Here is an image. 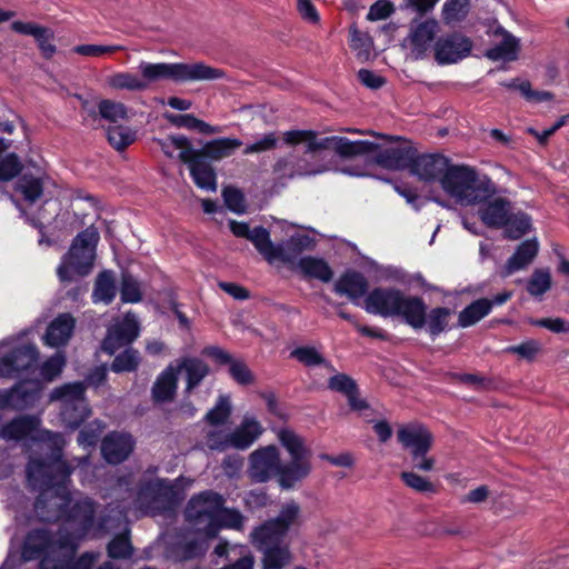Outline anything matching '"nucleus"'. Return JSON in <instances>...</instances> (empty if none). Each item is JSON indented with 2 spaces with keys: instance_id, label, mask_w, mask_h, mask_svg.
<instances>
[{
  "instance_id": "obj_1",
  "label": "nucleus",
  "mask_w": 569,
  "mask_h": 569,
  "mask_svg": "<svg viewBox=\"0 0 569 569\" xmlns=\"http://www.w3.org/2000/svg\"><path fill=\"white\" fill-rule=\"evenodd\" d=\"M372 134L390 142H400L398 146L380 149V144L368 140L351 141L346 137H320L315 130H289L283 133V141L290 146L303 143L305 153L316 158L321 151H335L342 159H352L376 152L375 162L387 170H409L411 172L417 148L399 136L385 133Z\"/></svg>"
},
{
  "instance_id": "obj_2",
  "label": "nucleus",
  "mask_w": 569,
  "mask_h": 569,
  "mask_svg": "<svg viewBox=\"0 0 569 569\" xmlns=\"http://www.w3.org/2000/svg\"><path fill=\"white\" fill-rule=\"evenodd\" d=\"M280 445L290 459L282 461L277 446L268 445L249 455L248 475L256 483L276 480L281 490H292L300 486L311 473V451L305 440L291 429L278 432Z\"/></svg>"
},
{
  "instance_id": "obj_3",
  "label": "nucleus",
  "mask_w": 569,
  "mask_h": 569,
  "mask_svg": "<svg viewBox=\"0 0 569 569\" xmlns=\"http://www.w3.org/2000/svg\"><path fill=\"white\" fill-rule=\"evenodd\" d=\"M440 186L446 193L466 204L482 203L498 192L490 177L479 176L476 169L452 164L451 161L441 177Z\"/></svg>"
},
{
  "instance_id": "obj_4",
  "label": "nucleus",
  "mask_w": 569,
  "mask_h": 569,
  "mask_svg": "<svg viewBox=\"0 0 569 569\" xmlns=\"http://www.w3.org/2000/svg\"><path fill=\"white\" fill-rule=\"evenodd\" d=\"M98 241L99 233L93 227L87 228L74 237L57 268L61 282H71L74 276L86 277L91 272Z\"/></svg>"
},
{
  "instance_id": "obj_5",
  "label": "nucleus",
  "mask_w": 569,
  "mask_h": 569,
  "mask_svg": "<svg viewBox=\"0 0 569 569\" xmlns=\"http://www.w3.org/2000/svg\"><path fill=\"white\" fill-rule=\"evenodd\" d=\"M139 70L142 80L149 84L160 79H171L177 82L218 80L226 76L222 69L210 67L203 62L196 63H150L141 62Z\"/></svg>"
},
{
  "instance_id": "obj_6",
  "label": "nucleus",
  "mask_w": 569,
  "mask_h": 569,
  "mask_svg": "<svg viewBox=\"0 0 569 569\" xmlns=\"http://www.w3.org/2000/svg\"><path fill=\"white\" fill-rule=\"evenodd\" d=\"M417 299L418 296L406 295L395 287H377L367 295L365 309L383 318H401L408 325Z\"/></svg>"
},
{
  "instance_id": "obj_7",
  "label": "nucleus",
  "mask_w": 569,
  "mask_h": 569,
  "mask_svg": "<svg viewBox=\"0 0 569 569\" xmlns=\"http://www.w3.org/2000/svg\"><path fill=\"white\" fill-rule=\"evenodd\" d=\"M73 467L68 462H59L51 466L50 469L36 468L34 466H28L27 475L30 480L40 481L41 493L34 501V508L38 511H42L46 508V497L49 491L54 490L56 495L61 497L66 502L70 501V492L68 490V482L73 472Z\"/></svg>"
},
{
  "instance_id": "obj_8",
  "label": "nucleus",
  "mask_w": 569,
  "mask_h": 569,
  "mask_svg": "<svg viewBox=\"0 0 569 569\" xmlns=\"http://www.w3.org/2000/svg\"><path fill=\"white\" fill-rule=\"evenodd\" d=\"M301 525V508L298 502L291 500L281 506L274 518L257 527L252 537L256 542H282L291 530H298Z\"/></svg>"
},
{
  "instance_id": "obj_9",
  "label": "nucleus",
  "mask_w": 569,
  "mask_h": 569,
  "mask_svg": "<svg viewBox=\"0 0 569 569\" xmlns=\"http://www.w3.org/2000/svg\"><path fill=\"white\" fill-rule=\"evenodd\" d=\"M452 316L453 310L448 307L437 306L429 309L425 299L418 296L407 326L415 331L423 330L435 341L455 327L450 323Z\"/></svg>"
},
{
  "instance_id": "obj_10",
  "label": "nucleus",
  "mask_w": 569,
  "mask_h": 569,
  "mask_svg": "<svg viewBox=\"0 0 569 569\" xmlns=\"http://www.w3.org/2000/svg\"><path fill=\"white\" fill-rule=\"evenodd\" d=\"M435 60L439 66L457 63L467 58L472 50V41L461 32L453 31L439 37L435 42Z\"/></svg>"
},
{
  "instance_id": "obj_11",
  "label": "nucleus",
  "mask_w": 569,
  "mask_h": 569,
  "mask_svg": "<svg viewBox=\"0 0 569 569\" xmlns=\"http://www.w3.org/2000/svg\"><path fill=\"white\" fill-rule=\"evenodd\" d=\"M140 333V326L136 317L127 313L123 318L107 329L102 340V350L108 355H114L122 347L130 346Z\"/></svg>"
},
{
  "instance_id": "obj_12",
  "label": "nucleus",
  "mask_w": 569,
  "mask_h": 569,
  "mask_svg": "<svg viewBox=\"0 0 569 569\" xmlns=\"http://www.w3.org/2000/svg\"><path fill=\"white\" fill-rule=\"evenodd\" d=\"M315 246L316 241L309 234L295 233L281 244H274L270 240L264 259L269 263L281 261L290 264L293 263L303 251L311 250Z\"/></svg>"
},
{
  "instance_id": "obj_13",
  "label": "nucleus",
  "mask_w": 569,
  "mask_h": 569,
  "mask_svg": "<svg viewBox=\"0 0 569 569\" xmlns=\"http://www.w3.org/2000/svg\"><path fill=\"white\" fill-rule=\"evenodd\" d=\"M178 158L188 166L190 177L199 189L212 192L217 190V172L211 162L198 156L193 149L180 151Z\"/></svg>"
},
{
  "instance_id": "obj_14",
  "label": "nucleus",
  "mask_w": 569,
  "mask_h": 569,
  "mask_svg": "<svg viewBox=\"0 0 569 569\" xmlns=\"http://www.w3.org/2000/svg\"><path fill=\"white\" fill-rule=\"evenodd\" d=\"M224 502L220 493L212 490L202 491L188 501L184 510L186 519L197 527L202 526L206 518L217 513Z\"/></svg>"
},
{
  "instance_id": "obj_15",
  "label": "nucleus",
  "mask_w": 569,
  "mask_h": 569,
  "mask_svg": "<svg viewBox=\"0 0 569 569\" xmlns=\"http://www.w3.org/2000/svg\"><path fill=\"white\" fill-rule=\"evenodd\" d=\"M39 359V350L33 343L13 348L0 358V376L12 377L14 373L27 372Z\"/></svg>"
},
{
  "instance_id": "obj_16",
  "label": "nucleus",
  "mask_w": 569,
  "mask_h": 569,
  "mask_svg": "<svg viewBox=\"0 0 569 569\" xmlns=\"http://www.w3.org/2000/svg\"><path fill=\"white\" fill-rule=\"evenodd\" d=\"M52 545L53 537L49 529L33 528L28 531L24 537L21 548V557L24 561H32L42 558L39 565L40 569H48L44 556L48 553ZM52 569L58 568L57 566H53Z\"/></svg>"
},
{
  "instance_id": "obj_17",
  "label": "nucleus",
  "mask_w": 569,
  "mask_h": 569,
  "mask_svg": "<svg viewBox=\"0 0 569 569\" xmlns=\"http://www.w3.org/2000/svg\"><path fill=\"white\" fill-rule=\"evenodd\" d=\"M397 439L410 456L428 453L433 445V435L421 423H411L399 428Z\"/></svg>"
},
{
  "instance_id": "obj_18",
  "label": "nucleus",
  "mask_w": 569,
  "mask_h": 569,
  "mask_svg": "<svg viewBox=\"0 0 569 569\" xmlns=\"http://www.w3.org/2000/svg\"><path fill=\"white\" fill-rule=\"evenodd\" d=\"M450 159L441 153H419L417 151L411 174L425 182H439Z\"/></svg>"
},
{
  "instance_id": "obj_19",
  "label": "nucleus",
  "mask_w": 569,
  "mask_h": 569,
  "mask_svg": "<svg viewBox=\"0 0 569 569\" xmlns=\"http://www.w3.org/2000/svg\"><path fill=\"white\" fill-rule=\"evenodd\" d=\"M171 363L178 378L181 372H184L186 387L183 393L187 397H189L210 373V367L198 357L183 356Z\"/></svg>"
},
{
  "instance_id": "obj_20",
  "label": "nucleus",
  "mask_w": 569,
  "mask_h": 569,
  "mask_svg": "<svg viewBox=\"0 0 569 569\" xmlns=\"http://www.w3.org/2000/svg\"><path fill=\"white\" fill-rule=\"evenodd\" d=\"M134 440L130 433L111 432L101 442V453L104 460L111 465L123 462L131 455Z\"/></svg>"
},
{
  "instance_id": "obj_21",
  "label": "nucleus",
  "mask_w": 569,
  "mask_h": 569,
  "mask_svg": "<svg viewBox=\"0 0 569 569\" xmlns=\"http://www.w3.org/2000/svg\"><path fill=\"white\" fill-rule=\"evenodd\" d=\"M178 489L166 479L148 480L139 486L138 498L142 501L161 502L163 506L174 505Z\"/></svg>"
},
{
  "instance_id": "obj_22",
  "label": "nucleus",
  "mask_w": 569,
  "mask_h": 569,
  "mask_svg": "<svg viewBox=\"0 0 569 569\" xmlns=\"http://www.w3.org/2000/svg\"><path fill=\"white\" fill-rule=\"evenodd\" d=\"M368 290V279L356 270L345 271L333 286V291L337 295L347 296L356 305L360 298L367 297Z\"/></svg>"
},
{
  "instance_id": "obj_23",
  "label": "nucleus",
  "mask_w": 569,
  "mask_h": 569,
  "mask_svg": "<svg viewBox=\"0 0 569 569\" xmlns=\"http://www.w3.org/2000/svg\"><path fill=\"white\" fill-rule=\"evenodd\" d=\"M539 251V243L537 239H527L519 243L508 258L501 270V277L507 278L517 271L526 269L537 257Z\"/></svg>"
},
{
  "instance_id": "obj_24",
  "label": "nucleus",
  "mask_w": 569,
  "mask_h": 569,
  "mask_svg": "<svg viewBox=\"0 0 569 569\" xmlns=\"http://www.w3.org/2000/svg\"><path fill=\"white\" fill-rule=\"evenodd\" d=\"M479 209L481 221L488 228L500 229L507 223V218L511 212V201L507 198H493L482 201Z\"/></svg>"
},
{
  "instance_id": "obj_25",
  "label": "nucleus",
  "mask_w": 569,
  "mask_h": 569,
  "mask_svg": "<svg viewBox=\"0 0 569 569\" xmlns=\"http://www.w3.org/2000/svg\"><path fill=\"white\" fill-rule=\"evenodd\" d=\"M179 378L170 362L156 378L151 387V399L154 403H168L174 400Z\"/></svg>"
},
{
  "instance_id": "obj_26",
  "label": "nucleus",
  "mask_w": 569,
  "mask_h": 569,
  "mask_svg": "<svg viewBox=\"0 0 569 569\" xmlns=\"http://www.w3.org/2000/svg\"><path fill=\"white\" fill-rule=\"evenodd\" d=\"M76 320L71 313L58 315L48 326L44 335V343L49 347H61L70 340Z\"/></svg>"
},
{
  "instance_id": "obj_27",
  "label": "nucleus",
  "mask_w": 569,
  "mask_h": 569,
  "mask_svg": "<svg viewBox=\"0 0 569 569\" xmlns=\"http://www.w3.org/2000/svg\"><path fill=\"white\" fill-rule=\"evenodd\" d=\"M241 146L240 139L223 137L206 142L201 149L193 148V152L212 163L232 156Z\"/></svg>"
},
{
  "instance_id": "obj_28",
  "label": "nucleus",
  "mask_w": 569,
  "mask_h": 569,
  "mask_svg": "<svg viewBox=\"0 0 569 569\" xmlns=\"http://www.w3.org/2000/svg\"><path fill=\"white\" fill-rule=\"evenodd\" d=\"M96 502L91 498L77 500L66 511V520L77 523L81 536L87 535L94 525Z\"/></svg>"
},
{
  "instance_id": "obj_29",
  "label": "nucleus",
  "mask_w": 569,
  "mask_h": 569,
  "mask_svg": "<svg viewBox=\"0 0 569 569\" xmlns=\"http://www.w3.org/2000/svg\"><path fill=\"white\" fill-rule=\"evenodd\" d=\"M229 227L236 237L251 241L257 251L264 258L270 243V232L267 228L257 226L250 229L249 223L236 220H231Z\"/></svg>"
},
{
  "instance_id": "obj_30",
  "label": "nucleus",
  "mask_w": 569,
  "mask_h": 569,
  "mask_svg": "<svg viewBox=\"0 0 569 569\" xmlns=\"http://www.w3.org/2000/svg\"><path fill=\"white\" fill-rule=\"evenodd\" d=\"M438 23L433 19H429L418 23L410 32V41L412 53L416 59L425 57L430 47L431 41L435 39Z\"/></svg>"
},
{
  "instance_id": "obj_31",
  "label": "nucleus",
  "mask_w": 569,
  "mask_h": 569,
  "mask_svg": "<svg viewBox=\"0 0 569 569\" xmlns=\"http://www.w3.org/2000/svg\"><path fill=\"white\" fill-rule=\"evenodd\" d=\"M496 34H501L502 40L500 43L486 51V57L492 61H515L518 58L520 50L519 40L502 27H498L495 31Z\"/></svg>"
},
{
  "instance_id": "obj_32",
  "label": "nucleus",
  "mask_w": 569,
  "mask_h": 569,
  "mask_svg": "<svg viewBox=\"0 0 569 569\" xmlns=\"http://www.w3.org/2000/svg\"><path fill=\"white\" fill-rule=\"evenodd\" d=\"M262 550V569H283L291 561V552L282 542H258Z\"/></svg>"
},
{
  "instance_id": "obj_33",
  "label": "nucleus",
  "mask_w": 569,
  "mask_h": 569,
  "mask_svg": "<svg viewBox=\"0 0 569 569\" xmlns=\"http://www.w3.org/2000/svg\"><path fill=\"white\" fill-rule=\"evenodd\" d=\"M262 433L261 425L254 420H244L239 427L229 433L231 448L238 450L248 449Z\"/></svg>"
},
{
  "instance_id": "obj_34",
  "label": "nucleus",
  "mask_w": 569,
  "mask_h": 569,
  "mask_svg": "<svg viewBox=\"0 0 569 569\" xmlns=\"http://www.w3.org/2000/svg\"><path fill=\"white\" fill-rule=\"evenodd\" d=\"M298 268L306 278L317 279L325 283L330 282L333 277L331 267L322 258L302 257L298 261Z\"/></svg>"
},
{
  "instance_id": "obj_35",
  "label": "nucleus",
  "mask_w": 569,
  "mask_h": 569,
  "mask_svg": "<svg viewBox=\"0 0 569 569\" xmlns=\"http://www.w3.org/2000/svg\"><path fill=\"white\" fill-rule=\"evenodd\" d=\"M117 296L114 273L111 270H102L94 280L92 301L110 305Z\"/></svg>"
},
{
  "instance_id": "obj_36",
  "label": "nucleus",
  "mask_w": 569,
  "mask_h": 569,
  "mask_svg": "<svg viewBox=\"0 0 569 569\" xmlns=\"http://www.w3.org/2000/svg\"><path fill=\"white\" fill-rule=\"evenodd\" d=\"M39 426V419L34 416H20L9 421L2 429L3 436L11 440H22Z\"/></svg>"
},
{
  "instance_id": "obj_37",
  "label": "nucleus",
  "mask_w": 569,
  "mask_h": 569,
  "mask_svg": "<svg viewBox=\"0 0 569 569\" xmlns=\"http://www.w3.org/2000/svg\"><path fill=\"white\" fill-rule=\"evenodd\" d=\"M490 313L488 298H479L466 306L458 315L457 327L469 328Z\"/></svg>"
},
{
  "instance_id": "obj_38",
  "label": "nucleus",
  "mask_w": 569,
  "mask_h": 569,
  "mask_svg": "<svg viewBox=\"0 0 569 569\" xmlns=\"http://www.w3.org/2000/svg\"><path fill=\"white\" fill-rule=\"evenodd\" d=\"M166 119L177 128L196 130L202 134H213L219 132V128L213 127L191 113H166Z\"/></svg>"
},
{
  "instance_id": "obj_39",
  "label": "nucleus",
  "mask_w": 569,
  "mask_h": 569,
  "mask_svg": "<svg viewBox=\"0 0 569 569\" xmlns=\"http://www.w3.org/2000/svg\"><path fill=\"white\" fill-rule=\"evenodd\" d=\"M91 410L87 402H66L62 405L61 419L67 428L76 430L90 416Z\"/></svg>"
},
{
  "instance_id": "obj_40",
  "label": "nucleus",
  "mask_w": 569,
  "mask_h": 569,
  "mask_svg": "<svg viewBox=\"0 0 569 569\" xmlns=\"http://www.w3.org/2000/svg\"><path fill=\"white\" fill-rule=\"evenodd\" d=\"M552 287V277L548 268H537L527 281L526 290L535 299L541 301Z\"/></svg>"
},
{
  "instance_id": "obj_41",
  "label": "nucleus",
  "mask_w": 569,
  "mask_h": 569,
  "mask_svg": "<svg viewBox=\"0 0 569 569\" xmlns=\"http://www.w3.org/2000/svg\"><path fill=\"white\" fill-rule=\"evenodd\" d=\"M531 217L522 211L511 213L507 218V223L503 224L505 238L510 240H518L531 230Z\"/></svg>"
},
{
  "instance_id": "obj_42",
  "label": "nucleus",
  "mask_w": 569,
  "mask_h": 569,
  "mask_svg": "<svg viewBox=\"0 0 569 569\" xmlns=\"http://www.w3.org/2000/svg\"><path fill=\"white\" fill-rule=\"evenodd\" d=\"M14 190L20 192L27 202L34 203L43 193V182L40 178L24 173L16 182Z\"/></svg>"
},
{
  "instance_id": "obj_43",
  "label": "nucleus",
  "mask_w": 569,
  "mask_h": 569,
  "mask_svg": "<svg viewBox=\"0 0 569 569\" xmlns=\"http://www.w3.org/2000/svg\"><path fill=\"white\" fill-rule=\"evenodd\" d=\"M140 363V352L132 347H127L123 351L114 356L110 365V370L114 373L134 372L138 370Z\"/></svg>"
},
{
  "instance_id": "obj_44",
  "label": "nucleus",
  "mask_w": 569,
  "mask_h": 569,
  "mask_svg": "<svg viewBox=\"0 0 569 569\" xmlns=\"http://www.w3.org/2000/svg\"><path fill=\"white\" fill-rule=\"evenodd\" d=\"M290 357L306 367L323 366L335 370L333 366L312 346L297 347L290 352Z\"/></svg>"
},
{
  "instance_id": "obj_45",
  "label": "nucleus",
  "mask_w": 569,
  "mask_h": 569,
  "mask_svg": "<svg viewBox=\"0 0 569 569\" xmlns=\"http://www.w3.org/2000/svg\"><path fill=\"white\" fill-rule=\"evenodd\" d=\"M500 84L507 89L520 91L527 101L543 102L550 101L553 98V94L549 91L533 90L528 80L519 81V79L515 78Z\"/></svg>"
},
{
  "instance_id": "obj_46",
  "label": "nucleus",
  "mask_w": 569,
  "mask_h": 569,
  "mask_svg": "<svg viewBox=\"0 0 569 569\" xmlns=\"http://www.w3.org/2000/svg\"><path fill=\"white\" fill-rule=\"evenodd\" d=\"M471 0H446L442 6V20L445 23H456L463 21L470 10Z\"/></svg>"
},
{
  "instance_id": "obj_47",
  "label": "nucleus",
  "mask_w": 569,
  "mask_h": 569,
  "mask_svg": "<svg viewBox=\"0 0 569 569\" xmlns=\"http://www.w3.org/2000/svg\"><path fill=\"white\" fill-rule=\"evenodd\" d=\"M136 138V131L124 126H109L107 129V140L117 151L126 150Z\"/></svg>"
},
{
  "instance_id": "obj_48",
  "label": "nucleus",
  "mask_w": 569,
  "mask_h": 569,
  "mask_svg": "<svg viewBox=\"0 0 569 569\" xmlns=\"http://www.w3.org/2000/svg\"><path fill=\"white\" fill-rule=\"evenodd\" d=\"M120 299L123 303H138L142 300L140 283L128 271L121 273Z\"/></svg>"
},
{
  "instance_id": "obj_49",
  "label": "nucleus",
  "mask_w": 569,
  "mask_h": 569,
  "mask_svg": "<svg viewBox=\"0 0 569 569\" xmlns=\"http://www.w3.org/2000/svg\"><path fill=\"white\" fill-rule=\"evenodd\" d=\"M109 86L117 90L143 91L148 88L146 81L129 72H118L109 78Z\"/></svg>"
},
{
  "instance_id": "obj_50",
  "label": "nucleus",
  "mask_w": 569,
  "mask_h": 569,
  "mask_svg": "<svg viewBox=\"0 0 569 569\" xmlns=\"http://www.w3.org/2000/svg\"><path fill=\"white\" fill-rule=\"evenodd\" d=\"M231 403L228 396H219L216 405L211 408L204 419L210 426H221L227 422L231 416Z\"/></svg>"
},
{
  "instance_id": "obj_51",
  "label": "nucleus",
  "mask_w": 569,
  "mask_h": 569,
  "mask_svg": "<svg viewBox=\"0 0 569 569\" xmlns=\"http://www.w3.org/2000/svg\"><path fill=\"white\" fill-rule=\"evenodd\" d=\"M132 552L133 547L127 533L116 535L107 545V553L111 559H128Z\"/></svg>"
},
{
  "instance_id": "obj_52",
  "label": "nucleus",
  "mask_w": 569,
  "mask_h": 569,
  "mask_svg": "<svg viewBox=\"0 0 569 569\" xmlns=\"http://www.w3.org/2000/svg\"><path fill=\"white\" fill-rule=\"evenodd\" d=\"M86 388L82 382L66 383L52 391V398L66 402H86Z\"/></svg>"
},
{
  "instance_id": "obj_53",
  "label": "nucleus",
  "mask_w": 569,
  "mask_h": 569,
  "mask_svg": "<svg viewBox=\"0 0 569 569\" xmlns=\"http://www.w3.org/2000/svg\"><path fill=\"white\" fill-rule=\"evenodd\" d=\"M23 164L16 152L7 153L0 158V181L8 182L19 177Z\"/></svg>"
},
{
  "instance_id": "obj_54",
  "label": "nucleus",
  "mask_w": 569,
  "mask_h": 569,
  "mask_svg": "<svg viewBox=\"0 0 569 569\" xmlns=\"http://www.w3.org/2000/svg\"><path fill=\"white\" fill-rule=\"evenodd\" d=\"M325 170V167L318 169L305 168L295 170V166L288 158H279L272 166L273 173L280 178H293L296 174H316L323 172Z\"/></svg>"
},
{
  "instance_id": "obj_55",
  "label": "nucleus",
  "mask_w": 569,
  "mask_h": 569,
  "mask_svg": "<svg viewBox=\"0 0 569 569\" xmlns=\"http://www.w3.org/2000/svg\"><path fill=\"white\" fill-rule=\"evenodd\" d=\"M328 388L332 391L340 392L346 398L351 395L359 393V387L355 379L347 373H337L328 379Z\"/></svg>"
},
{
  "instance_id": "obj_56",
  "label": "nucleus",
  "mask_w": 569,
  "mask_h": 569,
  "mask_svg": "<svg viewBox=\"0 0 569 569\" xmlns=\"http://www.w3.org/2000/svg\"><path fill=\"white\" fill-rule=\"evenodd\" d=\"M400 479L402 482L409 487L410 489L420 492V493H436L437 487L429 481L427 478L421 477L420 475L413 471H402L400 473Z\"/></svg>"
},
{
  "instance_id": "obj_57",
  "label": "nucleus",
  "mask_w": 569,
  "mask_h": 569,
  "mask_svg": "<svg viewBox=\"0 0 569 569\" xmlns=\"http://www.w3.org/2000/svg\"><path fill=\"white\" fill-rule=\"evenodd\" d=\"M203 546L197 540L179 542L173 548V555L178 561H187L200 558L204 555Z\"/></svg>"
},
{
  "instance_id": "obj_58",
  "label": "nucleus",
  "mask_w": 569,
  "mask_h": 569,
  "mask_svg": "<svg viewBox=\"0 0 569 569\" xmlns=\"http://www.w3.org/2000/svg\"><path fill=\"white\" fill-rule=\"evenodd\" d=\"M99 114L110 121L117 122L120 119L128 117L127 107L121 102H114L111 100H101L98 104Z\"/></svg>"
},
{
  "instance_id": "obj_59",
  "label": "nucleus",
  "mask_w": 569,
  "mask_h": 569,
  "mask_svg": "<svg viewBox=\"0 0 569 569\" xmlns=\"http://www.w3.org/2000/svg\"><path fill=\"white\" fill-rule=\"evenodd\" d=\"M64 366L66 357L62 353L57 352L42 363L40 375L44 380L52 381L60 376Z\"/></svg>"
},
{
  "instance_id": "obj_60",
  "label": "nucleus",
  "mask_w": 569,
  "mask_h": 569,
  "mask_svg": "<svg viewBox=\"0 0 569 569\" xmlns=\"http://www.w3.org/2000/svg\"><path fill=\"white\" fill-rule=\"evenodd\" d=\"M222 198L226 207L234 213H243L246 210L243 192L232 186L222 189Z\"/></svg>"
},
{
  "instance_id": "obj_61",
  "label": "nucleus",
  "mask_w": 569,
  "mask_h": 569,
  "mask_svg": "<svg viewBox=\"0 0 569 569\" xmlns=\"http://www.w3.org/2000/svg\"><path fill=\"white\" fill-rule=\"evenodd\" d=\"M122 50H124V47L120 44H78L73 48V52L84 57H101L103 54H112Z\"/></svg>"
},
{
  "instance_id": "obj_62",
  "label": "nucleus",
  "mask_w": 569,
  "mask_h": 569,
  "mask_svg": "<svg viewBox=\"0 0 569 569\" xmlns=\"http://www.w3.org/2000/svg\"><path fill=\"white\" fill-rule=\"evenodd\" d=\"M540 343L539 341L535 339H529L520 345L509 346L506 349V352L518 355L522 359H526L527 361H532L537 355L540 352Z\"/></svg>"
},
{
  "instance_id": "obj_63",
  "label": "nucleus",
  "mask_w": 569,
  "mask_h": 569,
  "mask_svg": "<svg viewBox=\"0 0 569 569\" xmlns=\"http://www.w3.org/2000/svg\"><path fill=\"white\" fill-rule=\"evenodd\" d=\"M159 144L161 147L162 152L168 157L172 158L173 153L171 148L181 149V151H187L188 149H193L191 141L182 134H170L163 140H159Z\"/></svg>"
},
{
  "instance_id": "obj_64",
  "label": "nucleus",
  "mask_w": 569,
  "mask_h": 569,
  "mask_svg": "<svg viewBox=\"0 0 569 569\" xmlns=\"http://www.w3.org/2000/svg\"><path fill=\"white\" fill-rule=\"evenodd\" d=\"M528 323L535 327L546 328L553 333H569V321L563 318H529Z\"/></svg>"
}]
</instances>
